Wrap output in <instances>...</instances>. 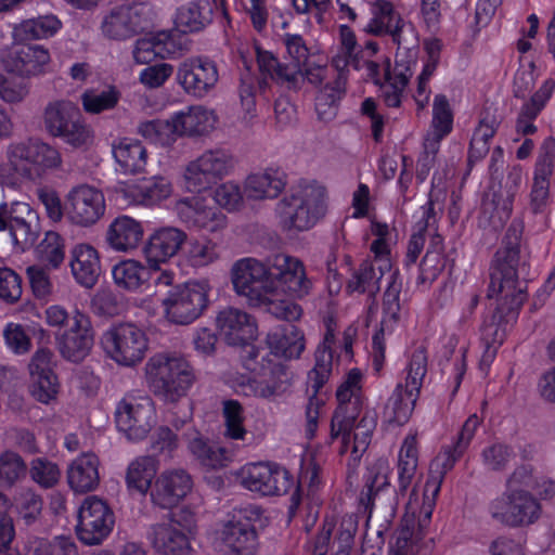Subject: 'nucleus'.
<instances>
[{"label": "nucleus", "instance_id": "13d9d810", "mask_svg": "<svg viewBox=\"0 0 555 555\" xmlns=\"http://www.w3.org/2000/svg\"><path fill=\"white\" fill-rule=\"evenodd\" d=\"M257 62L262 73L268 74L278 82L286 85L289 89H297L294 67H287L286 63L279 62V60L268 51H258Z\"/></svg>", "mask_w": 555, "mask_h": 555}, {"label": "nucleus", "instance_id": "f3484780", "mask_svg": "<svg viewBox=\"0 0 555 555\" xmlns=\"http://www.w3.org/2000/svg\"><path fill=\"white\" fill-rule=\"evenodd\" d=\"M115 422L119 431L129 440L144 439L154 425V409L147 396L134 398L127 396L116 406Z\"/></svg>", "mask_w": 555, "mask_h": 555}, {"label": "nucleus", "instance_id": "49530a36", "mask_svg": "<svg viewBox=\"0 0 555 555\" xmlns=\"http://www.w3.org/2000/svg\"><path fill=\"white\" fill-rule=\"evenodd\" d=\"M112 276L118 288L137 292L149 281L150 270L138 260L126 259L113 267Z\"/></svg>", "mask_w": 555, "mask_h": 555}, {"label": "nucleus", "instance_id": "a878e982", "mask_svg": "<svg viewBox=\"0 0 555 555\" xmlns=\"http://www.w3.org/2000/svg\"><path fill=\"white\" fill-rule=\"evenodd\" d=\"M192 486V477L185 469H168L156 478L151 490V498L155 505L162 508H171L186 496Z\"/></svg>", "mask_w": 555, "mask_h": 555}, {"label": "nucleus", "instance_id": "a19ab883", "mask_svg": "<svg viewBox=\"0 0 555 555\" xmlns=\"http://www.w3.org/2000/svg\"><path fill=\"white\" fill-rule=\"evenodd\" d=\"M267 344L271 349L269 356L274 360L298 358L305 349L304 334L293 324L269 333Z\"/></svg>", "mask_w": 555, "mask_h": 555}, {"label": "nucleus", "instance_id": "5701e85b", "mask_svg": "<svg viewBox=\"0 0 555 555\" xmlns=\"http://www.w3.org/2000/svg\"><path fill=\"white\" fill-rule=\"evenodd\" d=\"M218 80L217 64L207 57L188 59L179 65L177 70L178 83L188 94L196 98L207 95Z\"/></svg>", "mask_w": 555, "mask_h": 555}, {"label": "nucleus", "instance_id": "412c9836", "mask_svg": "<svg viewBox=\"0 0 555 555\" xmlns=\"http://www.w3.org/2000/svg\"><path fill=\"white\" fill-rule=\"evenodd\" d=\"M94 343V331L89 315L75 310L68 330L56 336L59 351L72 362L82 361Z\"/></svg>", "mask_w": 555, "mask_h": 555}, {"label": "nucleus", "instance_id": "bb28decb", "mask_svg": "<svg viewBox=\"0 0 555 555\" xmlns=\"http://www.w3.org/2000/svg\"><path fill=\"white\" fill-rule=\"evenodd\" d=\"M364 487L361 491L359 501L369 514L372 513L374 507H386L389 501V506L392 507L395 501V493L390 489L388 479V466L383 461H377L367 468L364 476Z\"/></svg>", "mask_w": 555, "mask_h": 555}, {"label": "nucleus", "instance_id": "cd10ccee", "mask_svg": "<svg viewBox=\"0 0 555 555\" xmlns=\"http://www.w3.org/2000/svg\"><path fill=\"white\" fill-rule=\"evenodd\" d=\"M269 263L272 267L273 275L280 281L285 289L294 297L302 298L307 296L312 282L307 278L304 263L295 257L286 254H276L269 257Z\"/></svg>", "mask_w": 555, "mask_h": 555}, {"label": "nucleus", "instance_id": "a18cd8bd", "mask_svg": "<svg viewBox=\"0 0 555 555\" xmlns=\"http://www.w3.org/2000/svg\"><path fill=\"white\" fill-rule=\"evenodd\" d=\"M113 155L126 173L142 172L147 163V152L142 143L127 138L113 145Z\"/></svg>", "mask_w": 555, "mask_h": 555}, {"label": "nucleus", "instance_id": "7c9ffc66", "mask_svg": "<svg viewBox=\"0 0 555 555\" xmlns=\"http://www.w3.org/2000/svg\"><path fill=\"white\" fill-rule=\"evenodd\" d=\"M50 62L47 49L39 44H23L15 47L4 60L9 72L20 76L30 77L43 72Z\"/></svg>", "mask_w": 555, "mask_h": 555}, {"label": "nucleus", "instance_id": "9d476101", "mask_svg": "<svg viewBox=\"0 0 555 555\" xmlns=\"http://www.w3.org/2000/svg\"><path fill=\"white\" fill-rule=\"evenodd\" d=\"M489 513L495 521L509 528L532 525L541 515V505L527 490L504 491L489 504Z\"/></svg>", "mask_w": 555, "mask_h": 555}, {"label": "nucleus", "instance_id": "4d7b16f0", "mask_svg": "<svg viewBox=\"0 0 555 555\" xmlns=\"http://www.w3.org/2000/svg\"><path fill=\"white\" fill-rule=\"evenodd\" d=\"M189 449L197 461L208 468L217 469L224 467L230 461L229 452L224 448L209 444L201 437L190 441Z\"/></svg>", "mask_w": 555, "mask_h": 555}, {"label": "nucleus", "instance_id": "bf43d9fd", "mask_svg": "<svg viewBox=\"0 0 555 555\" xmlns=\"http://www.w3.org/2000/svg\"><path fill=\"white\" fill-rule=\"evenodd\" d=\"M219 258L220 247L212 240L201 237L190 242L186 250V260L193 268L209 266Z\"/></svg>", "mask_w": 555, "mask_h": 555}, {"label": "nucleus", "instance_id": "ddd939ff", "mask_svg": "<svg viewBox=\"0 0 555 555\" xmlns=\"http://www.w3.org/2000/svg\"><path fill=\"white\" fill-rule=\"evenodd\" d=\"M334 334L328 328L324 341L315 350V363L314 366L309 371L307 378V393L309 400L306 406V418H307V435L312 438L317 427L319 418V410L323 405V400L318 398L323 386L330 379L333 371V353L328 344L333 343Z\"/></svg>", "mask_w": 555, "mask_h": 555}, {"label": "nucleus", "instance_id": "c756f323", "mask_svg": "<svg viewBox=\"0 0 555 555\" xmlns=\"http://www.w3.org/2000/svg\"><path fill=\"white\" fill-rule=\"evenodd\" d=\"M555 160V139L548 137L544 140L539 158L535 164L534 178L531 190V209L534 214L541 212L548 201L550 177L553 173Z\"/></svg>", "mask_w": 555, "mask_h": 555}, {"label": "nucleus", "instance_id": "09e8293b", "mask_svg": "<svg viewBox=\"0 0 555 555\" xmlns=\"http://www.w3.org/2000/svg\"><path fill=\"white\" fill-rule=\"evenodd\" d=\"M412 72L408 66H404L396 61L393 74H391L389 64L385 69V82L380 85V92L384 103L388 107H399L401 104L402 92L405 89Z\"/></svg>", "mask_w": 555, "mask_h": 555}, {"label": "nucleus", "instance_id": "72a5a7b5", "mask_svg": "<svg viewBox=\"0 0 555 555\" xmlns=\"http://www.w3.org/2000/svg\"><path fill=\"white\" fill-rule=\"evenodd\" d=\"M143 234L141 222L122 215L115 218L108 225L105 242L115 251L129 253L140 245Z\"/></svg>", "mask_w": 555, "mask_h": 555}, {"label": "nucleus", "instance_id": "f8f14e48", "mask_svg": "<svg viewBox=\"0 0 555 555\" xmlns=\"http://www.w3.org/2000/svg\"><path fill=\"white\" fill-rule=\"evenodd\" d=\"M102 344L109 357L124 366L140 363L147 350L145 333L131 323H121L106 331Z\"/></svg>", "mask_w": 555, "mask_h": 555}, {"label": "nucleus", "instance_id": "6e6552de", "mask_svg": "<svg viewBox=\"0 0 555 555\" xmlns=\"http://www.w3.org/2000/svg\"><path fill=\"white\" fill-rule=\"evenodd\" d=\"M361 379L360 370L353 369L336 391L338 406L332 416L331 438L341 437L344 444L350 442L351 430L362 411Z\"/></svg>", "mask_w": 555, "mask_h": 555}, {"label": "nucleus", "instance_id": "3c124183", "mask_svg": "<svg viewBox=\"0 0 555 555\" xmlns=\"http://www.w3.org/2000/svg\"><path fill=\"white\" fill-rule=\"evenodd\" d=\"M464 452L465 450L460 451L459 446L454 443L452 447L444 449L443 452L437 455V457L430 464L429 476L425 483L426 498L428 496L430 488H433L434 496H437L444 475L453 468L455 462L463 455Z\"/></svg>", "mask_w": 555, "mask_h": 555}, {"label": "nucleus", "instance_id": "aec40b11", "mask_svg": "<svg viewBox=\"0 0 555 555\" xmlns=\"http://www.w3.org/2000/svg\"><path fill=\"white\" fill-rule=\"evenodd\" d=\"M521 180V171L514 167L507 175L505 184L498 183L485 194L481 215L493 229H500L509 219L513 202Z\"/></svg>", "mask_w": 555, "mask_h": 555}, {"label": "nucleus", "instance_id": "6e6d98bb", "mask_svg": "<svg viewBox=\"0 0 555 555\" xmlns=\"http://www.w3.org/2000/svg\"><path fill=\"white\" fill-rule=\"evenodd\" d=\"M36 257L43 266L57 269L65 259V240L56 232H47L36 247Z\"/></svg>", "mask_w": 555, "mask_h": 555}, {"label": "nucleus", "instance_id": "9b49d317", "mask_svg": "<svg viewBox=\"0 0 555 555\" xmlns=\"http://www.w3.org/2000/svg\"><path fill=\"white\" fill-rule=\"evenodd\" d=\"M261 511L246 507L236 511L220 532V541L224 555H256L258 535L255 521L259 520Z\"/></svg>", "mask_w": 555, "mask_h": 555}, {"label": "nucleus", "instance_id": "dca6fc26", "mask_svg": "<svg viewBox=\"0 0 555 555\" xmlns=\"http://www.w3.org/2000/svg\"><path fill=\"white\" fill-rule=\"evenodd\" d=\"M114 522V514L107 504L96 496H89L78 512L77 537L86 545H99L108 537Z\"/></svg>", "mask_w": 555, "mask_h": 555}, {"label": "nucleus", "instance_id": "680f3d73", "mask_svg": "<svg viewBox=\"0 0 555 555\" xmlns=\"http://www.w3.org/2000/svg\"><path fill=\"white\" fill-rule=\"evenodd\" d=\"M284 43L291 62L286 63L287 67H294V76L296 78V88H299V79L302 78V67L307 65L309 50L300 35L286 34Z\"/></svg>", "mask_w": 555, "mask_h": 555}, {"label": "nucleus", "instance_id": "2f4dec72", "mask_svg": "<svg viewBox=\"0 0 555 555\" xmlns=\"http://www.w3.org/2000/svg\"><path fill=\"white\" fill-rule=\"evenodd\" d=\"M186 233L175 227H163L154 231L144 247L150 263L165 262L180 250L186 241Z\"/></svg>", "mask_w": 555, "mask_h": 555}, {"label": "nucleus", "instance_id": "2eb2a0df", "mask_svg": "<svg viewBox=\"0 0 555 555\" xmlns=\"http://www.w3.org/2000/svg\"><path fill=\"white\" fill-rule=\"evenodd\" d=\"M8 231L13 244L21 250L31 247L40 232L39 218L26 203L0 205V232Z\"/></svg>", "mask_w": 555, "mask_h": 555}, {"label": "nucleus", "instance_id": "1a4fd4ad", "mask_svg": "<svg viewBox=\"0 0 555 555\" xmlns=\"http://www.w3.org/2000/svg\"><path fill=\"white\" fill-rule=\"evenodd\" d=\"M43 124L50 135L75 147L83 145L90 138L79 107L67 100L50 102L44 108Z\"/></svg>", "mask_w": 555, "mask_h": 555}, {"label": "nucleus", "instance_id": "20e7f679", "mask_svg": "<svg viewBox=\"0 0 555 555\" xmlns=\"http://www.w3.org/2000/svg\"><path fill=\"white\" fill-rule=\"evenodd\" d=\"M326 190L318 184L292 189L278 204L279 224L285 232H302L313 228L325 215Z\"/></svg>", "mask_w": 555, "mask_h": 555}, {"label": "nucleus", "instance_id": "423d86ee", "mask_svg": "<svg viewBox=\"0 0 555 555\" xmlns=\"http://www.w3.org/2000/svg\"><path fill=\"white\" fill-rule=\"evenodd\" d=\"M231 282L240 296H245L251 306L258 307L273 296L276 280L272 267L251 257L236 260L231 268Z\"/></svg>", "mask_w": 555, "mask_h": 555}, {"label": "nucleus", "instance_id": "b1692460", "mask_svg": "<svg viewBox=\"0 0 555 555\" xmlns=\"http://www.w3.org/2000/svg\"><path fill=\"white\" fill-rule=\"evenodd\" d=\"M216 326L230 346L246 347L249 356V343L256 338L257 325L251 315L234 307H225L216 317Z\"/></svg>", "mask_w": 555, "mask_h": 555}, {"label": "nucleus", "instance_id": "338daca9", "mask_svg": "<svg viewBox=\"0 0 555 555\" xmlns=\"http://www.w3.org/2000/svg\"><path fill=\"white\" fill-rule=\"evenodd\" d=\"M223 417L225 424V436L231 439H243L246 430L243 426L244 409L236 400L223 401Z\"/></svg>", "mask_w": 555, "mask_h": 555}, {"label": "nucleus", "instance_id": "4468645a", "mask_svg": "<svg viewBox=\"0 0 555 555\" xmlns=\"http://www.w3.org/2000/svg\"><path fill=\"white\" fill-rule=\"evenodd\" d=\"M234 167L233 156L225 150L215 149L204 152L189 163L184 178L191 192H201L217 183Z\"/></svg>", "mask_w": 555, "mask_h": 555}, {"label": "nucleus", "instance_id": "f03ea898", "mask_svg": "<svg viewBox=\"0 0 555 555\" xmlns=\"http://www.w3.org/2000/svg\"><path fill=\"white\" fill-rule=\"evenodd\" d=\"M60 151L39 138L11 142L5 149V162L0 164V185L16 189L23 182H36L60 169Z\"/></svg>", "mask_w": 555, "mask_h": 555}, {"label": "nucleus", "instance_id": "39448f33", "mask_svg": "<svg viewBox=\"0 0 555 555\" xmlns=\"http://www.w3.org/2000/svg\"><path fill=\"white\" fill-rule=\"evenodd\" d=\"M427 373V353L418 347L411 356L405 384H398L385 406V417L391 424H405L414 410L423 379Z\"/></svg>", "mask_w": 555, "mask_h": 555}, {"label": "nucleus", "instance_id": "de8ad7c7", "mask_svg": "<svg viewBox=\"0 0 555 555\" xmlns=\"http://www.w3.org/2000/svg\"><path fill=\"white\" fill-rule=\"evenodd\" d=\"M384 276V269L373 261L364 260L353 271L347 283L349 292L367 294L369 297L375 298L380 289V280Z\"/></svg>", "mask_w": 555, "mask_h": 555}, {"label": "nucleus", "instance_id": "6ab92c4d", "mask_svg": "<svg viewBox=\"0 0 555 555\" xmlns=\"http://www.w3.org/2000/svg\"><path fill=\"white\" fill-rule=\"evenodd\" d=\"M237 479L245 489L261 495L286 493L292 485L289 473L270 463L246 464L237 473Z\"/></svg>", "mask_w": 555, "mask_h": 555}, {"label": "nucleus", "instance_id": "473e14b6", "mask_svg": "<svg viewBox=\"0 0 555 555\" xmlns=\"http://www.w3.org/2000/svg\"><path fill=\"white\" fill-rule=\"evenodd\" d=\"M69 267L76 282L86 288H92L101 275L99 253L90 244L80 243L73 247Z\"/></svg>", "mask_w": 555, "mask_h": 555}, {"label": "nucleus", "instance_id": "c9c22d12", "mask_svg": "<svg viewBox=\"0 0 555 555\" xmlns=\"http://www.w3.org/2000/svg\"><path fill=\"white\" fill-rule=\"evenodd\" d=\"M150 539L156 552L163 555H188L191 551V537L175 525H153Z\"/></svg>", "mask_w": 555, "mask_h": 555}, {"label": "nucleus", "instance_id": "7ed1b4c3", "mask_svg": "<svg viewBox=\"0 0 555 555\" xmlns=\"http://www.w3.org/2000/svg\"><path fill=\"white\" fill-rule=\"evenodd\" d=\"M144 370L150 391L166 403L185 397L196 380L193 366L178 354L156 353L147 360Z\"/></svg>", "mask_w": 555, "mask_h": 555}, {"label": "nucleus", "instance_id": "0eeeda50", "mask_svg": "<svg viewBox=\"0 0 555 555\" xmlns=\"http://www.w3.org/2000/svg\"><path fill=\"white\" fill-rule=\"evenodd\" d=\"M209 292L207 281H191L173 286L162 301L167 320L179 325L192 323L207 309Z\"/></svg>", "mask_w": 555, "mask_h": 555}, {"label": "nucleus", "instance_id": "e433bc0d", "mask_svg": "<svg viewBox=\"0 0 555 555\" xmlns=\"http://www.w3.org/2000/svg\"><path fill=\"white\" fill-rule=\"evenodd\" d=\"M99 459L93 453H85L74 460L67 469L69 487L77 493L93 491L100 483Z\"/></svg>", "mask_w": 555, "mask_h": 555}, {"label": "nucleus", "instance_id": "c03bdc74", "mask_svg": "<svg viewBox=\"0 0 555 555\" xmlns=\"http://www.w3.org/2000/svg\"><path fill=\"white\" fill-rule=\"evenodd\" d=\"M212 21V9L208 1H193L181 5L176 14L175 24L181 33L203 30Z\"/></svg>", "mask_w": 555, "mask_h": 555}, {"label": "nucleus", "instance_id": "0e129e2a", "mask_svg": "<svg viewBox=\"0 0 555 555\" xmlns=\"http://www.w3.org/2000/svg\"><path fill=\"white\" fill-rule=\"evenodd\" d=\"M29 475L34 482L41 488H53L60 480L59 466L46 457H37L30 462Z\"/></svg>", "mask_w": 555, "mask_h": 555}, {"label": "nucleus", "instance_id": "37998d69", "mask_svg": "<svg viewBox=\"0 0 555 555\" xmlns=\"http://www.w3.org/2000/svg\"><path fill=\"white\" fill-rule=\"evenodd\" d=\"M555 89V81L547 79L540 89L530 98V100L520 108L516 120V130L524 135L532 134L537 131L533 120L545 106Z\"/></svg>", "mask_w": 555, "mask_h": 555}, {"label": "nucleus", "instance_id": "393cba45", "mask_svg": "<svg viewBox=\"0 0 555 555\" xmlns=\"http://www.w3.org/2000/svg\"><path fill=\"white\" fill-rule=\"evenodd\" d=\"M142 8L121 4L111 9L101 21L102 35L111 40H126L145 28Z\"/></svg>", "mask_w": 555, "mask_h": 555}, {"label": "nucleus", "instance_id": "e2e57ef3", "mask_svg": "<svg viewBox=\"0 0 555 555\" xmlns=\"http://www.w3.org/2000/svg\"><path fill=\"white\" fill-rule=\"evenodd\" d=\"M119 100V92L115 88H108L101 92L87 90L81 95L82 106L87 113L100 114L103 111L114 108Z\"/></svg>", "mask_w": 555, "mask_h": 555}, {"label": "nucleus", "instance_id": "864d4df0", "mask_svg": "<svg viewBox=\"0 0 555 555\" xmlns=\"http://www.w3.org/2000/svg\"><path fill=\"white\" fill-rule=\"evenodd\" d=\"M61 26L62 23L56 16L44 15L22 22L14 33L21 40H38L52 37Z\"/></svg>", "mask_w": 555, "mask_h": 555}, {"label": "nucleus", "instance_id": "a211bd4d", "mask_svg": "<svg viewBox=\"0 0 555 555\" xmlns=\"http://www.w3.org/2000/svg\"><path fill=\"white\" fill-rule=\"evenodd\" d=\"M247 367L263 377L255 385V395L263 399H272L285 393L293 379L292 372L270 356H261L255 347L249 351Z\"/></svg>", "mask_w": 555, "mask_h": 555}, {"label": "nucleus", "instance_id": "f257e3e1", "mask_svg": "<svg viewBox=\"0 0 555 555\" xmlns=\"http://www.w3.org/2000/svg\"><path fill=\"white\" fill-rule=\"evenodd\" d=\"M522 231V223L513 221L491 260L488 296L499 295L500 298L496 309L481 330L485 346L481 364L485 365L494 360L506 337L507 324L517 319L528 297L530 262L529 254L521 245Z\"/></svg>", "mask_w": 555, "mask_h": 555}, {"label": "nucleus", "instance_id": "ea45409f", "mask_svg": "<svg viewBox=\"0 0 555 555\" xmlns=\"http://www.w3.org/2000/svg\"><path fill=\"white\" fill-rule=\"evenodd\" d=\"M122 192L133 203L150 206L169 197L171 184L164 177H152L140 182L127 183Z\"/></svg>", "mask_w": 555, "mask_h": 555}, {"label": "nucleus", "instance_id": "79ce46f5", "mask_svg": "<svg viewBox=\"0 0 555 555\" xmlns=\"http://www.w3.org/2000/svg\"><path fill=\"white\" fill-rule=\"evenodd\" d=\"M374 8V17L365 30L376 36L388 34L393 42L400 46L401 33L405 26L401 16L395 12L393 5L385 0H377Z\"/></svg>", "mask_w": 555, "mask_h": 555}, {"label": "nucleus", "instance_id": "5fc2aeb1", "mask_svg": "<svg viewBox=\"0 0 555 555\" xmlns=\"http://www.w3.org/2000/svg\"><path fill=\"white\" fill-rule=\"evenodd\" d=\"M402 282L399 280V272L395 271L389 276L388 286L384 293L383 298V320L380 322L383 333L385 330H390L393 324L399 320L400 312V293Z\"/></svg>", "mask_w": 555, "mask_h": 555}, {"label": "nucleus", "instance_id": "8fccbe9b", "mask_svg": "<svg viewBox=\"0 0 555 555\" xmlns=\"http://www.w3.org/2000/svg\"><path fill=\"white\" fill-rule=\"evenodd\" d=\"M157 472V462L154 456H139L128 466L126 481L130 490L145 494L152 490V480Z\"/></svg>", "mask_w": 555, "mask_h": 555}, {"label": "nucleus", "instance_id": "69168bd1", "mask_svg": "<svg viewBox=\"0 0 555 555\" xmlns=\"http://www.w3.org/2000/svg\"><path fill=\"white\" fill-rule=\"evenodd\" d=\"M453 115L446 95L437 94L433 105V127L435 142L439 141L452 130Z\"/></svg>", "mask_w": 555, "mask_h": 555}, {"label": "nucleus", "instance_id": "58836bf2", "mask_svg": "<svg viewBox=\"0 0 555 555\" xmlns=\"http://www.w3.org/2000/svg\"><path fill=\"white\" fill-rule=\"evenodd\" d=\"M181 47L171 34L158 33L149 38L138 39L133 49V59L139 64H149L154 57L166 59L179 53Z\"/></svg>", "mask_w": 555, "mask_h": 555}, {"label": "nucleus", "instance_id": "603ef678", "mask_svg": "<svg viewBox=\"0 0 555 555\" xmlns=\"http://www.w3.org/2000/svg\"><path fill=\"white\" fill-rule=\"evenodd\" d=\"M346 93L344 77L337 81L327 82L315 98V112L319 120L328 122L337 115L338 102Z\"/></svg>", "mask_w": 555, "mask_h": 555}, {"label": "nucleus", "instance_id": "f704fd0d", "mask_svg": "<svg viewBox=\"0 0 555 555\" xmlns=\"http://www.w3.org/2000/svg\"><path fill=\"white\" fill-rule=\"evenodd\" d=\"M216 124V116L201 105L189 107L171 116L173 134L198 137L208 133Z\"/></svg>", "mask_w": 555, "mask_h": 555}, {"label": "nucleus", "instance_id": "c85d7f7f", "mask_svg": "<svg viewBox=\"0 0 555 555\" xmlns=\"http://www.w3.org/2000/svg\"><path fill=\"white\" fill-rule=\"evenodd\" d=\"M176 211L180 220L190 228L215 233L227 227V217L219 208L208 207L196 197L179 201Z\"/></svg>", "mask_w": 555, "mask_h": 555}, {"label": "nucleus", "instance_id": "052dcab7", "mask_svg": "<svg viewBox=\"0 0 555 555\" xmlns=\"http://www.w3.org/2000/svg\"><path fill=\"white\" fill-rule=\"evenodd\" d=\"M27 475V465L14 451L0 454V486L11 488Z\"/></svg>", "mask_w": 555, "mask_h": 555}, {"label": "nucleus", "instance_id": "4be33fe9", "mask_svg": "<svg viewBox=\"0 0 555 555\" xmlns=\"http://www.w3.org/2000/svg\"><path fill=\"white\" fill-rule=\"evenodd\" d=\"M65 212L67 218L77 225H93L105 212L104 195L93 186L78 185L67 195Z\"/></svg>", "mask_w": 555, "mask_h": 555}, {"label": "nucleus", "instance_id": "4c0bfd02", "mask_svg": "<svg viewBox=\"0 0 555 555\" xmlns=\"http://www.w3.org/2000/svg\"><path fill=\"white\" fill-rule=\"evenodd\" d=\"M286 185V175L279 169H267L263 172L247 177L244 194L251 199L275 198Z\"/></svg>", "mask_w": 555, "mask_h": 555}, {"label": "nucleus", "instance_id": "774afa93", "mask_svg": "<svg viewBox=\"0 0 555 555\" xmlns=\"http://www.w3.org/2000/svg\"><path fill=\"white\" fill-rule=\"evenodd\" d=\"M514 456L513 448L501 442L485 448L481 453L483 465L492 472H503Z\"/></svg>", "mask_w": 555, "mask_h": 555}]
</instances>
